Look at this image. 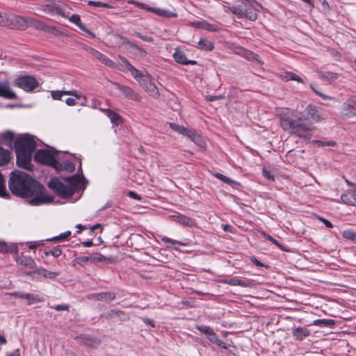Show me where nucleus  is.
I'll return each instance as SVG.
<instances>
[{
	"label": "nucleus",
	"instance_id": "1",
	"mask_svg": "<svg viewBox=\"0 0 356 356\" xmlns=\"http://www.w3.org/2000/svg\"><path fill=\"white\" fill-rule=\"evenodd\" d=\"M322 119L316 108L312 105L307 106L301 113L286 108L280 114L283 129L304 139H307L314 130L313 123Z\"/></svg>",
	"mask_w": 356,
	"mask_h": 356
},
{
	"label": "nucleus",
	"instance_id": "2",
	"mask_svg": "<svg viewBox=\"0 0 356 356\" xmlns=\"http://www.w3.org/2000/svg\"><path fill=\"white\" fill-rule=\"evenodd\" d=\"M8 187L10 191L17 196L32 197L29 200V203L33 206L53 201V197L45 193L43 186L24 172H13L9 179Z\"/></svg>",
	"mask_w": 356,
	"mask_h": 356
},
{
	"label": "nucleus",
	"instance_id": "3",
	"mask_svg": "<svg viewBox=\"0 0 356 356\" xmlns=\"http://www.w3.org/2000/svg\"><path fill=\"white\" fill-rule=\"evenodd\" d=\"M17 164L26 170H31L32 154L35 149V142L29 135L19 138L15 143Z\"/></svg>",
	"mask_w": 356,
	"mask_h": 356
},
{
	"label": "nucleus",
	"instance_id": "4",
	"mask_svg": "<svg viewBox=\"0 0 356 356\" xmlns=\"http://www.w3.org/2000/svg\"><path fill=\"white\" fill-rule=\"evenodd\" d=\"M83 184V179L79 176L70 177L63 179L54 178L49 182V186L63 197L72 196L74 191L80 189Z\"/></svg>",
	"mask_w": 356,
	"mask_h": 356
},
{
	"label": "nucleus",
	"instance_id": "5",
	"mask_svg": "<svg viewBox=\"0 0 356 356\" xmlns=\"http://www.w3.org/2000/svg\"><path fill=\"white\" fill-rule=\"evenodd\" d=\"M120 58L124 65L119 66L118 69L121 71L129 72L150 96L158 98L159 97V90L152 81L150 77L138 70L126 58L122 57H120Z\"/></svg>",
	"mask_w": 356,
	"mask_h": 356
},
{
	"label": "nucleus",
	"instance_id": "6",
	"mask_svg": "<svg viewBox=\"0 0 356 356\" xmlns=\"http://www.w3.org/2000/svg\"><path fill=\"white\" fill-rule=\"evenodd\" d=\"M239 3L233 7L225 6V12H232L238 18H248L254 21L257 17L258 3L254 0H238Z\"/></svg>",
	"mask_w": 356,
	"mask_h": 356
},
{
	"label": "nucleus",
	"instance_id": "7",
	"mask_svg": "<svg viewBox=\"0 0 356 356\" xmlns=\"http://www.w3.org/2000/svg\"><path fill=\"white\" fill-rule=\"evenodd\" d=\"M14 84L27 92L33 90L39 85L38 81L31 76H22L18 77L15 79Z\"/></svg>",
	"mask_w": 356,
	"mask_h": 356
},
{
	"label": "nucleus",
	"instance_id": "8",
	"mask_svg": "<svg viewBox=\"0 0 356 356\" xmlns=\"http://www.w3.org/2000/svg\"><path fill=\"white\" fill-rule=\"evenodd\" d=\"M34 159L38 163L48 164L58 168V163L50 151L38 150L35 154Z\"/></svg>",
	"mask_w": 356,
	"mask_h": 356
},
{
	"label": "nucleus",
	"instance_id": "9",
	"mask_svg": "<svg viewBox=\"0 0 356 356\" xmlns=\"http://www.w3.org/2000/svg\"><path fill=\"white\" fill-rule=\"evenodd\" d=\"M128 3H131V4H134L140 8L146 10L147 11L152 12L159 16H163V17H169V18L170 17H176L177 16V15L176 13L170 12L169 10L161 9V8H152V7H150L143 3H140V2H138V1H136L134 0L128 1Z\"/></svg>",
	"mask_w": 356,
	"mask_h": 356
},
{
	"label": "nucleus",
	"instance_id": "10",
	"mask_svg": "<svg viewBox=\"0 0 356 356\" xmlns=\"http://www.w3.org/2000/svg\"><path fill=\"white\" fill-rule=\"evenodd\" d=\"M10 29H24L28 26V20L23 17L10 15V20L3 23Z\"/></svg>",
	"mask_w": 356,
	"mask_h": 356
},
{
	"label": "nucleus",
	"instance_id": "11",
	"mask_svg": "<svg viewBox=\"0 0 356 356\" xmlns=\"http://www.w3.org/2000/svg\"><path fill=\"white\" fill-rule=\"evenodd\" d=\"M60 15L65 17L69 19V20L75 24L79 29H81L82 31L88 33L91 38H94L95 37V35L89 30L81 22V18L79 15H72L71 16L69 15L68 13H66L65 10H63V12H60Z\"/></svg>",
	"mask_w": 356,
	"mask_h": 356
},
{
	"label": "nucleus",
	"instance_id": "12",
	"mask_svg": "<svg viewBox=\"0 0 356 356\" xmlns=\"http://www.w3.org/2000/svg\"><path fill=\"white\" fill-rule=\"evenodd\" d=\"M76 339L79 343L92 348H97L101 344V340L94 336L81 334L76 337Z\"/></svg>",
	"mask_w": 356,
	"mask_h": 356
},
{
	"label": "nucleus",
	"instance_id": "13",
	"mask_svg": "<svg viewBox=\"0 0 356 356\" xmlns=\"http://www.w3.org/2000/svg\"><path fill=\"white\" fill-rule=\"evenodd\" d=\"M0 97L9 99L17 97L15 93L11 89L10 83L8 79L0 81Z\"/></svg>",
	"mask_w": 356,
	"mask_h": 356
},
{
	"label": "nucleus",
	"instance_id": "14",
	"mask_svg": "<svg viewBox=\"0 0 356 356\" xmlns=\"http://www.w3.org/2000/svg\"><path fill=\"white\" fill-rule=\"evenodd\" d=\"M10 296L19 298L24 303L27 305L34 304L40 301V298L37 295L31 293L16 292L15 293L10 294Z\"/></svg>",
	"mask_w": 356,
	"mask_h": 356
},
{
	"label": "nucleus",
	"instance_id": "15",
	"mask_svg": "<svg viewBox=\"0 0 356 356\" xmlns=\"http://www.w3.org/2000/svg\"><path fill=\"white\" fill-rule=\"evenodd\" d=\"M343 114L347 117L356 116V100L348 99L342 104Z\"/></svg>",
	"mask_w": 356,
	"mask_h": 356
},
{
	"label": "nucleus",
	"instance_id": "16",
	"mask_svg": "<svg viewBox=\"0 0 356 356\" xmlns=\"http://www.w3.org/2000/svg\"><path fill=\"white\" fill-rule=\"evenodd\" d=\"M117 88L127 98L134 101H139L140 96L138 93L134 91L131 88L124 86L120 84H116Z\"/></svg>",
	"mask_w": 356,
	"mask_h": 356
},
{
	"label": "nucleus",
	"instance_id": "17",
	"mask_svg": "<svg viewBox=\"0 0 356 356\" xmlns=\"http://www.w3.org/2000/svg\"><path fill=\"white\" fill-rule=\"evenodd\" d=\"M89 52L95 58H97L99 60L102 61L105 65H108L109 67H115V64L111 60H110L108 57H106L103 54L99 52L98 51H97V50H95L94 49L90 48L89 49Z\"/></svg>",
	"mask_w": 356,
	"mask_h": 356
},
{
	"label": "nucleus",
	"instance_id": "18",
	"mask_svg": "<svg viewBox=\"0 0 356 356\" xmlns=\"http://www.w3.org/2000/svg\"><path fill=\"white\" fill-rule=\"evenodd\" d=\"M173 58L177 63H180L181 65H194L196 63V61L195 60H188L186 58V54L183 51L177 49L173 54Z\"/></svg>",
	"mask_w": 356,
	"mask_h": 356
},
{
	"label": "nucleus",
	"instance_id": "19",
	"mask_svg": "<svg viewBox=\"0 0 356 356\" xmlns=\"http://www.w3.org/2000/svg\"><path fill=\"white\" fill-rule=\"evenodd\" d=\"M341 198L345 204L356 206V189L347 191L342 194Z\"/></svg>",
	"mask_w": 356,
	"mask_h": 356
},
{
	"label": "nucleus",
	"instance_id": "20",
	"mask_svg": "<svg viewBox=\"0 0 356 356\" xmlns=\"http://www.w3.org/2000/svg\"><path fill=\"white\" fill-rule=\"evenodd\" d=\"M222 282L233 286H241L243 287H252V284L247 280H243L238 277H234L230 279H226L222 281Z\"/></svg>",
	"mask_w": 356,
	"mask_h": 356
},
{
	"label": "nucleus",
	"instance_id": "21",
	"mask_svg": "<svg viewBox=\"0 0 356 356\" xmlns=\"http://www.w3.org/2000/svg\"><path fill=\"white\" fill-rule=\"evenodd\" d=\"M104 113H105L111 120V122L115 125H118L122 122V118L117 113L110 109L99 108Z\"/></svg>",
	"mask_w": 356,
	"mask_h": 356
},
{
	"label": "nucleus",
	"instance_id": "22",
	"mask_svg": "<svg viewBox=\"0 0 356 356\" xmlns=\"http://www.w3.org/2000/svg\"><path fill=\"white\" fill-rule=\"evenodd\" d=\"M170 218L179 222L181 225L192 227L194 225V221L192 219H190L182 215H172Z\"/></svg>",
	"mask_w": 356,
	"mask_h": 356
},
{
	"label": "nucleus",
	"instance_id": "23",
	"mask_svg": "<svg viewBox=\"0 0 356 356\" xmlns=\"http://www.w3.org/2000/svg\"><path fill=\"white\" fill-rule=\"evenodd\" d=\"M193 27L202 29L209 31H217L218 29L216 28L213 25L207 22L206 21H196L191 22V24Z\"/></svg>",
	"mask_w": 356,
	"mask_h": 356
},
{
	"label": "nucleus",
	"instance_id": "24",
	"mask_svg": "<svg viewBox=\"0 0 356 356\" xmlns=\"http://www.w3.org/2000/svg\"><path fill=\"white\" fill-rule=\"evenodd\" d=\"M63 95H72L75 97L77 99H79L81 96L77 93L75 90H68V91H52L51 97L54 99H61Z\"/></svg>",
	"mask_w": 356,
	"mask_h": 356
},
{
	"label": "nucleus",
	"instance_id": "25",
	"mask_svg": "<svg viewBox=\"0 0 356 356\" xmlns=\"http://www.w3.org/2000/svg\"><path fill=\"white\" fill-rule=\"evenodd\" d=\"M310 334V332L304 327H298L296 328H294L293 330V335L294 338L297 340H302L304 338L309 336Z\"/></svg>",
	"mask_w": 356,
	"mask_h": 356
},
{
	"label": "nucleus",
	"instance_id": "26",
	"mask_svg": "<svg viewBox=\"0 0 356 356\" xmlns=\"http://www.w3.org/2000/svg\"><path fill=\"white\" fill-rule=\"evenodd\" d=\"M17 262L20 265L27 268H34L35 266V261L30 257H22L17 259Z\"/></svg>",
	"mask_w": 356,
	"mask_h": 356
},
{
	"label": "nucleus",
	"instance_id": "27",
	"mask_svg": "<svg viewBox=\"0 0 356 356\" xmlns=\"http://www.w3.org/2000/svg\"><path fill=\"white\" fill-rule=\"evenodd\" d=\"M191 135L189 134L188 138L191 139V140H193L200 148L204 149L205 142L204 141L203 138L192 130L191 131Z\"/></svg>",
	"mask_w": 356,
	"mask_h": 356
},
{
	"label": "nucleus",
	"instance_id": "28",
	"mask_svg": "<svg viewBox=\"0 0 356 356\" xmlns=\"http://www.w3.org/2000/svg\"><path fill=\"white\" fill-rule=\"evenodd\" d=\"M33 273L42 275L45 278L54 279L57 277L59 273L57 272L49 271L44 268H39L33 271Z\"/></svg>",
	"mask_w": 356,
	"mask_h": 356
},
{
	"label": "nucleus",
	"instance_id": "29",
	"mask_svg": "<svg viewBox=\"0 0 356 356\" xmlns=\"http://www.w3.org/2000/svg\"><path fill=\"white\" fill-rule=\"evenodd\" d=\"M170 127L174 131L178 132L180 134L186 136L187 137L188 136L189 134L191 135V130L188 129L187 128H185L182 126H180V125H178V124H176L174 123H170Z\"/></svg>",
	"mask_w": 356,
	"mask_h": 356
},
{
	"label": "nucleus",
	"instance_id": "30",
	"mask_svg": "<svg viewBox=\"0 0 356 356\" xmlns=\"http://www.w3.org/2000/svg\"><path fill=\"white\" fill-rule=\"evenodd\" d=\"M161 240L167 244V248H173L175 249H178L179 245H186V244L181 243L177 241L170 239L166 236L162 237Z\"/></svg>",
	"mask_w": 356,
	"mask_h": 356
},
{
	"label": "nucleus",
	"instance_id": "31",
	"mask_svg": "<svg viewBox=\"0 0 356 356\" xmlns=\"http://www.w3.org/2000/svg\"><path fill=\"white\" fill-rule=\"evenodd\" d=\"M198 47L202 50L211 51L213 49V44L205 38H201L198 42Z\"/></svg>",
	"mask_w": 356,
	"mask_h": 356
},
{
	"label": "nucleus",
	"instance_id": "32",
	"mask_svg": "<svg viewBox=\"0 0 356 356\" xmlns=\"http://www.w3.org/2000/svg\"><path fill=\"white\" fill-rule=\"evenodd\" d=\"M208 339L213 343L218 346H221L223 348L225 349H227V346L226 345V343H223L222 341H220L217 335L216 334V333H214L213 332H212L208 337H207Z\"/></svg>",
	"mask_w": 356,
	"mask_h": 356
},
{
	"label": "nucleus",
	"instance_id": "33",
	"mask_svg": "<svg viewBox=\"0 0 356 356\" xmlns=\"http://www.w3.org/2000/svg\"><path fill=\"white\" fill-rule=\"evenodd\" d=\"M10 161V152L8 150L0 148V165L7 163Z\"/></svg>",
	"mask_w": 356,
	"mask_h": 356
},
{
	"label": "nucleus",
	"instance_id": "34",
	"mask_svg": "<svg viewBox=\"0 0 356 356\" xmlns=\"http://www.w3.org/2000/svg\"><path fill=\"white\" fill-rule=\"evenodd\" d=\"M335 322L332 319H318L314 321V325L321 327H331L334 325Z\"/></svg>",
	"mask_w": 356,
	"mask_h": 356
},
{
	"label": "nucleus",
	"instance_id": "35",
	"mask_svg": "<svg viewBox=\"0 0 356 356\" xmlns=\"http://www.w3.org/2000/svg\"><path fill=\"white\" fill-rule=\"evenodd\" d=\"M321 77L323 79L327 81L328 82L332 83V82L336 81L338 79L339 76L336 73H333L331 72H326L321 74Z\"/></svg>",
	"mask_w": 356,
	"mask_h": 356
},
{
	"label": "nucleus",
	"instance_id": "36",
	"mask_svg": "<svg viewBox=\"0 0 356 356\" xmlns=\"http://www.w3.org/2000/svg\"><path fill=\"white\" fill-rule=\"evenodd\" d=\"M131 48L132 49L131 52L140 57H145L147 55V52L145 50L134 44H131Z\"/></svg>",
	"mask_w": 356,
	"mask_h": 356
},
{
	"label": "nucleus",
	"instance_id": "37",
	"mask_svg": "<svg viewBox=\"0 0 356 356\" xmlns=\"http://www.w3.org/2000/svg\"><path fill=\"white\" fill-rule=\"evenodd\" d=\"M90 261L93 263L100 262V261H104V262H110L111 259L105 257L101 254H97L94 256L90 257Z\"/></svg>",
	"mask_w": 356,
	"mask_h": 356
},
{
	"label": "nucleus",
	"instance_id": "38",
	"mask_svg": "<svg viewBox=\"0 0 356 356\" xmlns=\"http://www.w3.org/2000/svg\"><path fill=\"white\" fill-rule=\"evenodd\" d=\"M28 23H29L28 26L29 25L33 26L38 29L42 30L45 27V25L42 22L38 21L36 19H30L29 20H28Z\"/></svg>",
	"mask_w": 356,
	"mask_h": 356
},
{
	"label": "nucleus",
	"instance_id": "39",
	"mask_svg": "<svg viewBox=\"0 0 356 356\" xmlns=\"http://www.w3.org/2000/svg\"><path fill=\"white\" fill-rule=\"evenodd\" d=\"M261 235L264 236L267 240L272 242L273 244H275L276 246H277L280 249H283L282 245L275 239H274L272 236L268 235V234L265 233L264 232H261Z\"/></svg>",
	"mask_w": 356,
	"mask_h": 356
},
{
	"label": "nucleus",
	"instance_id": "40",
	"mask_svg": "<svg viewBox=\"0 0 356 356\" xmlns=\"http://www.w3.org/2000/svg\"><path fill=\"white\" fill-rule=\"evenodd\" d=\"M355 234L356 232H353L352 229H346L342 232V236L353 241Z\"/></svg>",
	"mask_w": 356,
	"mask_h": 356
},
{
	"label": "nucleus",
	"instance_id": "41",
	"mask_svg": "<svg viewBox=\"0 0 356 356\" xmlns=\"http://www.w3.org/2000/svg\"><path fill=\"white\" fill-rule=\"evenodd\" d=\"M214 176L219 179L220 180L222 181L223 182L225 183H227L228 184H234V183H236V181H234L233 180H232L231 179H229V177L220 174V173H215L214 174Z\"/></svg>",
	"mask_w": 356,
	"mask_h": 356
},
{
	"label": "nucleus",
	"instance_id": "42",
	"mask_svg": "<svg viewBox=\"0 0 356 356\" xmlns=\"http://www.w3.org/2000/svg\"><path fill=\"white\" fill-rule=\"evenodd\" d=\"M115 298V295L112 293H103L98 295V299L105 300H112Z\"/></svg>",
	"mask_w": 356,
	"mask_h": 356
},
{
	"label": "nucleus",
	"instance_id": "43",
	"mask_svg": "<svg viewBox=\"0 0 356 356\" xmlns=\"http://www.w3.org/2000/svg\"><path fill=\"white\" fill-rule=\"evenodd\" d=\"M196 328L201 332L205 334L207 337L213 332L212 329L207 326L197 325Z\"/></svg>",
	"mask_w": 356,
	"mask_h": 356
},
{
	"label": "nucleus",
	"instance_id": "44",
	"mask_svg": "<svg viewBox=\"0 0 356 356\" xmlns=\"http://www.w3.org/2000/svg\"><path fill=\"white\" fill-rule=\"evenodd\" d=\"M311 88L312 89V90L318 95H319L320 97H321L323 99H332L333 98L330 97V96H327L323 93H322L321 91H319V90H318V88L316 87H315L314 85H311Z\"/></svg>",
	"mask_w": 356,
	"mask_h": 356
},
{
	"label": "nucleus",
	"instance_id": "45",
	"mask_svg": "<svg viewBox=\"0 0 356 356\" xmlns=\"http://www.w3.org/2000/svg\"><path fill=\"white\" fill-rule=\"evenodd\" d=\"M10 20V15L5 13H0V26H6L3 23Z\"/></svg>",
	"mask_w": 356,
	"mask_h": 356
},
{
	"label": "nucleus",
	"instance_id": "46",
	"mask_svg": "<svg viewBox=\"0 0 356 356\" xmlns=\"http://www.w3.org/2000/svg\"><path fill=\"white\" fill-rule=\"evenodd\" d=\"M88 5L96 6V7H104V8H109V6L107 3H104L100 1H88Z\"/></svg>",
	"mask_w": 356,
	"mask_h": 356
},
{
	"label": "nucleus",
	"instance_id": "47",
	"mask_svg": "<svg viewBox=\"0 0 356 356\" xmlns=\"http://www.w3.org/2000/svg\"><path fill=\"white\" fill-rule=\"evenodd\" d=\"M116 38L118 39L119 43L121 44H129L130 47H131L132 42H129L127 38H124L122 35H117Z\"/></svg>",
	"mask_w": 356,
	"mask_h": 356
},
{
	"label": "nucleus",
	"instance_id": "48",
	"mask_svg": "<svg viewBox=\"0 0 356 356\" xmlns=\"http://www.w3.org/2000/svg\"><path fill=\"white\" fill-rule=\"evenodd\" d=\"M71 234V232L70 231H67L63 234H61L60 235L58 236H56L53 238L54 241H60V240H64L65 238H67Z\"/></svg>",
	"mask_w": 356,
	"mask_h": 356
},
{
	"label": "nucleus",
	"instance_id": "49",
	"mask_svg": "<svg viewBox=\"0 0 356 356\" xmlns=\"http://www.w3.org/2000/svg\"><path fill=\"white\" fill-rule=\"evenodd\" d=\"M286 81L295 80L298 82H302V79L300 77H298L297 75L292 74V73L287 74L286 76Z\"/></svg>",
	"mask_w": 356,
	"mask_h": 356
},
{
	"label": "nucleus",
	"instance_id": "50",
	"mask_svg": "<svg viewBox=\"0 0 356 356\" xmlns=\"http://www.w3.org/2000/svg\"><path fill=\"white\" fill-rule=\"evenodd\" d=\"M263 175L266 179L270 181L274 180L273 176L270 174V171L268 170L266 168H263Z\"/></svg>",
	"mask_w": 356,
	"mask_h": 356
},
{
	"label": "nucleus",
	"instance_id": "51",
	"mask_svg": "<svg viewBox=\"0 0 356 356\" xmlns=\"http://www.w3.org/2000/svg\"><path fill=\"white\" fill-rule=\"evenodd\" d=\"M53 309H56V310H69L70 309V306L68 305H66V304H63V305H58L55 307H52Z\"/></svg>",
	"mask_w": 356,
	"mask_h": 356
},
{
	"label": "nucleus",
	"instance_id": "52",
	"mask_svg": "<svg viewBox=\"0 0 356 356\" xmlns=\"http://www.w3.org/2000/svg\"><path fill=\"white\" fill-rule=\"evenodd\" d=\"M329 9H330V6H329L328 3L325 0H323L321 3L322 11L325 13L329 11Z\"/></svg>",
	"mask_w": 356,
	"mask_h": 356
},
{
	"label": "nucleus",
	"instance_id": "53",
	"mask_svg": "<svg viewBox=\"0 0 356 356\" xmlns=\"http://www.w3.org/2000/svg\"><path fill=\"white\" fill-rule=\"evenodd\" d=\"M318 220L322 222L328 228H332L333 227L332 224L328 221L327 220H326L325 218H322V217H318Z\"/></svg>",
	"mask_w": 356,
	"mask_h": 356
},
{
	"label": "nucleus",
	"instance_id": "54",
	"mask_svg": "<svg viewBox=\"0 0 356 356\" xmlns=\"http://www.w3.org/2000/svg\"><path fill=\"white\" fill-rule=\"evenodd\" d=\"M3 137L8 141H11L13 139V134L10 131H7L3 134Z\"/></svg>",
	"mask_w": 356,
	"mask_h": 356
},
{
	"label": "nucleus",
	"instance_id": "55",
	"mask_svg": "<svg viewBox=\"0 0 356 356\" xmlns=\"http://www.w3.org/2000/svg\"><path fill=\"white\" fill-rule=\"evenodd\" d=\"M136 35L138 38H141L142 40H143L145 41H147V42H152L153 41V39L149 36L143 35L140 34L139 33H136Z\"/></svg>",
	"mask_w": 356,
	"mask_h": 356
},
{
	"label": "nucleus",
	"instance_id": "56",
	"mask_svg": "<svg viewBox=\"0 0 356 356\" xmlns=\"http://www.w3.org/2000/svg\"><path fill=\"white\" fill-rule=\"evenodd\" d=\"M224 98V96L222 95H220V96H217V95H210V96H207V99L209 102H213V101H215V100H218V99H223Z\"/></svg>",
	"mask_w": 356,
	"mask_h": 356
},
{
	"label": "nucleus",
	"instance_id": "57",
	"mask_svg": "<svg viewBox=\"0 0 356 356\" xmlns=\"http://www.w3.org/2000/svg\"><path fill=\"white\" fill-rule=\"evenodd\" d=\"M8 251L7 245L0 241V252H7Z\"/></svg>",
	"mask_w": 356,
	"mask_h": 356
},
{
	"label": "nucleus",
	"instance_id": "58",
	"mask_svg": "<svg viewBox=\"0 0 356 356\" xmlns=\"http://www.w3.org/2000/svg\"><path fill=\"white\" fill-rule=\"evenodd\" d=\"M101 104L100 101L97 99H93L91 104V106L94 108H99V106Z\"/></svg>",
	"mask_w": 356,
	"mask_h": 356
},
{
	"label": "nucleus",
	"instance_id": "59",
	"mask_svg": "<svg viewBox=\"0 0 356 356\" xmlns=\"http://www.w3.org/2000/svg\"><path fill=\"white\" fill-rule=\"evenodd\" d=\"M317 143L322 146L328 145V146H334L335 143L334 142H322V141H317Z\"/></svg>",
	"mask_w": 356,
	"mask_h": 356
},
{
	"label": "nucleus",
	"instance_id": "60",
	"mask_svg": "<svg viewBox=\"0 0 356 356\" xmlns=\"http://www.w3.org/2000/svg\"><path fill=\"white\" fill-rule=\"evenodd\" d=\"M65 102L68 106H74L76 104L75 99L71 97L67 98Z\"/></svg>",
	"mask_w": 356,
	"mask_h": 356
},
{
	"label": "nucleus",
	"instance_id": "61",
	"mask_svg": "<svg viewBox=\"0 0 356 356\" xmlns=\"http://www.w3.org/2000/svg\"><path fill=\"white\" fill-rule=\"evenodd\" d=\"M143 321H144V322H145L147 325H149V326H151V327H154V326H155V325H154V321H153L152 319H150V318H144V319H143Z\"/></svg>",
	"mask_w": 356,
	"mask_h": 356
},
{
	"label": "nucleus",
	"instance_id": "62",
	"mask_svg": "<svg viewBox=\"0 0 356 356\" xmlns=\"http://www.w3.org/2000/svg\"><path fill=\"white\" fill-rule=\"evenodd\" d=\"M128 194H129V196L132 198H134L136 200H140V197L133 191H129Z\"/></svg>",
	"mask_w": 356,
	"mask_h": 356
},
{
	"label": "nucleus",
	"instance_id": "63",
	"mask_svg": "<svg viewBox=\"0 0 356 356\" xmlns=\"http://www.w3.org/2000/svg\"><path fill=\"white\" fill-rule=\"evenodd\" d=\"M6 356H19V350H15L13 353H6Z\"/></svg>",
	"mask_w": 356,
	"mask_h": 356
},
{
	"label": "nucleus",
	"instance_id": "64",
	"mask_svg": "<svg viewBox=\"0 0 356 356\" xmlns=\"http://www.w3.org/2000/svg\"><path fill=\"white\" fill-rule=\"evenodd\" d=\"M83 245H84L85 247H90V246H92V244H93V243H92V241H85V242H83Z\"/></svg>",
	"mask_w": 356,
	"mask_h": 356
}]
</instances>
